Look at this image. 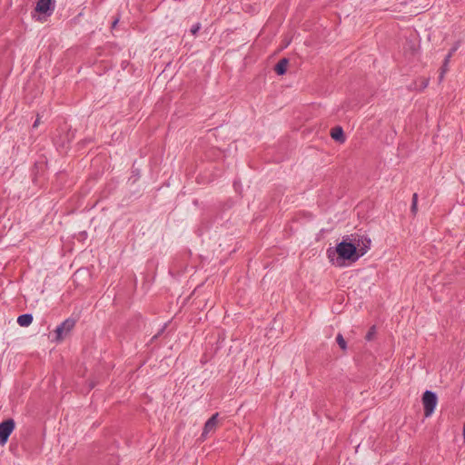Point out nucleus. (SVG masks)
I'll return each instance as SVG.
<instances>
[{"instance_id": "nucleus-10", "label": "nucleus", "mask_w": 465, "mask_h": 465, "mask_svg": "<svg viewBox=\"0 0 465 465\" xmlns=\"http://www.w3.org/2000/svg\"><path fill=\"white\" fill-rule=\"evenodd\" d=\"M288 64L289 60L287 58L281 59L274 67L276 74L279 75L284 74L287 71Z\"/></svg>"}, {"instance_id": "nucleus-14", "label": "nucleus", "mask_w": 465, "mask_h": 465, "mask_svg": "<svg viewBox=\"0 0 465 465\" xmlns=\"http://www.w3.org/2000/svg\"><path fill=\"white\" fill-rule=\"evenodd\" d=\"M336 341L341 350L345 351L347 349L346 341L341 334L337 335Z\"/></svg>"}, {"instance_id": "nucleus-17", "label": "nucleus", "mask_w": 465, "mask_h": 465, "mask_svg": "<svg viewBox=\"0 0 465 465\" xmlns=\"http://www.w3.org/2000/svg\"><path fill=\"white\" fill-rule=\"evenodd\" d=\"M200 27H201L200 24L193 25L191 29L192 34L196 35V33L199 31Z\"/></svg>"}, {"instance_id": "nucleus-11", "label": "nucleus", "mask_w": 465, "mask_h": 465, "mask_svg": "<svg viewBox=\"0 0 465 465\" xmlns=\"http://www.w3.org/2000/svg\"><path fill=\"white\" fill-rule=\"evenodd\" d=\"M33 316L31 314H23L17 318V322L20 326L25 327L32 323Z\"/></svg>"}, {"instance_id": "nucleus-6", "label": "nucleus", "mask_w": 465, "mask_h": 465, "mask_svg": "<svg viewBox=\"0 0 465 465\" xmlns=\"http://www.w3.org/2000/svg\"><path fill=\"white\" fill-rule=\"evenodd\" d=\"M420 44L418 39L409 38L403 46L405 55L414 56L420 50Z\"/></svg>"}, {"instance_id": "nucleus-7", "label": "nucleus", "mask_w": 465, "mask_h": 465, "mask_svg": "<svg viewBox=\"0 0 465 465\" xmlns=\"http://www.w3.org/2000/svg\"><path fill=\"white\" fill-rule=\"evenodd\" d=\"M371 241L370 238L367 237H361L356 240V242L354 243L357 247V250L359 251V258L363 256L368 250L371 247Z\"/></svg>"}, {"instance_id": "nucleus-18", "label": "nucleus", "mask_w": 465, "mask_h": 465, "mask_svg": "<svg viewBox=\"0 0 465 465\" xmlns=\"http://www.w3.org/2000/svg\"><path fill=\"white\" fill-rule=\"evenodd\" d=\"M118 22H119V18H116V19L113 22V24H112V27H113V28H114V27L116 26V25H117V23H118Z\"/></svg>"}, {"instance_id": "nucleus-16", "label": "nucleus", "mask_w": 465, "mask_h": 465, "mask_svg": "<svg viewBox=\"0 0 465 465\" xmlns=\"http://www.w3.org/2000/svg\"><path fill=\"white\" fill-rule=\"evenodd\" d=\"M375 333V326H372L366 335V339L371 341Z\"/></svg>"}, {"instance_id": "nucleus-15", "label": "nucleus", "mask_w": 465, "mask_h": 465, "mask_svg": "<svg viewBox=\"0 0 465 465\" xmlns=\"http://www.w3.org/2000/svg\"><path fill=\"white\" fill-rule=\"evenodd\" d=\"M420 90H424L429 84V78L422 77L420 79Z\"/></svg>"}, {"instance_id": "nucleus-19", "label": "nucleus", "mask_w": 465, "mask_h": 465, "mask_svg": "<svg viewBox=\"0 0 465 465\" xmlns=\"http://www.w3.org/2000/svg\"><path fill=\"white\" fill-rule=\"evenodd\" d=\"M39 123H40V119H39V117H38V118L35 120V124H34V125H33V126H34V127H37V126H38V124H39Z\"/></svg>"}, {"instance_id": "nucleus-2", "label": "nucleus", "mask_w": 465, "mask_h": 465, "mask_svg": "<svg viewBox=\"0 0 465 465\" xmlns=\"http://www.w3.org/2000/svg\"><path fill=\"white\" fill-rule=\"evenodd\" d=\"M438 399L434 392L430 391H426L422 395V404L424 407V415L425 417H430L437 405Z\"/></svg>"}, {"instance_id": "nucleus-3", "label": "nucleus", "mask_w": 465, "mask_h": 465, "mask_svg": "<svg viewBox=\"0 0 465 465\" xmlns=\"http://www.w3.org/2000/svg\"><path fill=\"white\" fill-rule=\"evenodd\" d=\"M75 321L74 319H66L61 325H59L55 332L54 341L56 342L62 341L65 337L69 335L71 331L74 328Z\"/></svg>"}, {"instance_id": "nucleus-12", "label": "nucleus", "mask_w": 465, "mask_h": 465, "mask_svg": "<svg viewBox=\"0 0 465 465\" xmlns=\"http://www.w3.org/2000/svg\"><path fill=\"white\" fill-rule=\"evenodd\" d=\"M452 53H453V50L451 52H450V54L447 55V57L445 58L444 60V63L440 68V76H439V81L441 82L444 78V75L446 74V72L448 71V64L450 62V59L452 55Z\"/></svg>"}, {"instance_id": "nucleus-4", "label": "nucleus", "mask_w": 465, "mask_h": 465, "mask_svg": "<svg viewBox=\"0 0 465 465\" xmlns=\"http://www.w3.org/2000/svg\"><path fill=\"white\" fill-rule=\"evenodd\" d=\"M15 421L8 419L0 423V444L5 445L15 429Z\"/></svg>"}, {"instance_id": "nucleus-9", "label": "nucleus", "mask_w": 465, "mask_h": 465, "mask_svg": "<svg viewBox=\"0 0 465 465\" xmlns=\"http://www.w3.org/2000/svg\"><path fill=\"white\" fill-rule=\"evenodd\" d=\"M331 137L336 142H339L340 143H343L345 142V135L343 130L340 126L333 127L331 130Z\"/></svg>"}, {"instance_id": "nucleus-13", "label": "nucleus", "mask_w": 465, "mask_h": 465, "mask_svg": "<svg viewBox=\"0 0 465 465\" xmlns=\"http://www.w3.org/2000/svg\"><path fill=\"white\" fill-rule=\"evenodd\" d=\"M411 212L413 215H416L418 212V194L416 193L412 194Z\"/></svg>"}, {"instance_id": "nucleus-8", "label": "nucleus", "mask_w": 465, "mask_h": 465, "mask_svg": "<svg viewBox=\"0 0 465 465\" xmlns=\"http://www.w3.org/2000/svg\"><path fill=\"white\" fill-rule=\"evenodd\" d=\"M218 426V413L213 414L205 423L202 437H206L209 433L214 432Z\"/></svg>"}, {"instance_id": "nucleus-20", "label": "nucleus", "mask_w": 465, "mask_h": 465, "mask_svg": "<svg viewBox=\"0 0 465 465\" xmlns=\"http://www.w3.org/2000/svg\"><path fill=\"white\" fill-rule=\"evenodd\" d=\"M463 438H464V440H465V422H464V425H463Z\"/></svg>"}, {"instance_id": "nucleus-5", "label": "nucleus", "mask_w": 465, "mask_h": 465, "mask_svg": "<svg viewBox=\"0 0 465 465\" xmlns=\"http://www.w3.org/2000/svg\"><path fill=\"white\" fill-rule=\"evenodd\" d=\"M54 8V0H38L35 10L41 15H50Z\"/></svg>"}, {"instance_id": "nucleus-1", "label": "nucleus", "mask_w": 465, "mask_h": 465, "mask_svg": "<svg viewBox=\"0 0 465 465\" xmlns=\"http://www.w3.org/2000/svg\"><path fill=\"white\" fill-rule=\"evenodd\" d=\"M336 252L338 254V265H342L343 261L355 262L359 259V251L354 243L342 241L336 246Z\"/></svg>"}]
</instances>
